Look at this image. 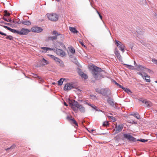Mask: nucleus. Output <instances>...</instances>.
<instances>
[{
	"label": "nucleus",
	"mask_w": 157,
	"mask_h": 157,
	"mask_svg": "<svg viewBox=\"0 0 157 157\" xmlns=\"http://www.w3.org/2000/svg\"><path fill=\"white\" fill-rule=\"evenodd\" d=\"M102 69L101 68L95 66H94L92 74L96 80H99L102 77L100 73Z\"/></svg>",
	"instance_id": "1"
},
{
	"label": "nucleus",
	"mask_w": 157,
	"mask_h": 157,
	"mask_svg": "<svg viewBox=\"0 0 157 157\" xmlns=\"http://www.w3.org/2000/svg\"><path fill=\"white\" fill-rule=\"evenodd\" d=\"M69 103L72 109L76 113L78 111L77 107L78 106L79 103L74 100H70Z\"/></svg>",
	"instance_id": "2"
},
{
	"label": "nucleus",
	"mask_w": 157,
	"mask_h": 157,
	"mask_svg": "<svg viewBox=\"0 0 157 157\" xmlns=\"http://www.w3.org/2000/svg\"><path fill=\"white\" fill-rule=\"evenodd\" d=\"M46 15L48 19L52 21H56L58 19L59 16L56 13H48Z\"/></svg>",
	"instance_id": "3"
},
{
	"label": "nucleus",
	"mask_w": 157,
	"mask_h": 157,
	"mask_svg": "<svg viewBox=\"0 0 157 157\" xmlns=\"http://www.w3.org/2000/svg\"><path fill=\"white\" fill-rule=\"evenodd\" d=\"M136 69L138 71H142V72L141 73L142 74H144V72L146 73L147 72H150L151 71L149 69L145 67L140 65H138L137 66ZM140 73H141V72Z\"/></svg>",
	"instance_id": "4"
},
{
	"label": "nucleus",
	"mask_w": 157,
	"mask_h": 157,
	"mask_svg": "<svg viewBox=\"0 0 157 157\" xmlns=\"http://www.w3.org/2000/svg\"><path fill=\"white\" fill-rule=\"evenodd\" d=\"M115 43L117 45V47L119 48V49L121 50L123 52H124V48L125 46L124 45L120 42L117 40H115Z\"/></svg>",
	"instance_id": "5"
},
{
	"label": "nucleus",
	"mask_w": 157,
	"mask_h": 157,
	"mask_svg": "<svg viewBox=\"0 0 157 157\" xmlns=\"http://www.w3.org/2000/svg\"><path fill=\"white\" fill-rule=\"evenodd\" d=\"M42 31L43 29L40 27L35 26L32 27L30 31L33 32L39 33L41 32Z\"/></svg>",
	"instance_id": "6"
},
{
	"label": "nucleus",
	"mask_w": 157,
	"mask_h": 157,
	"mask_svg": "<svg viewBox=\"0 0 157 157\" xmlns=\"http://www.w3.org/2000/svg\"><path fill=\"white\" fill-rule=\"evenodd\" d=\"M29 32H30V30L29 29H27L22 28L20 31H19V35H27Z\"/></svg>",
	"instance_id": "7"
},
{
	"label": "nucleus",
	"mask_w": 157,
	"mask_h": 157,
	"mask_svg": "<svg viewBox=\"0 0 157 157\" xmlns=\"http://www.w3.org/2000/svg\"><path fill=\"white\" fill-rule=\"evenodd\" d=\"M52 34L55 35L54 36L49 37L48 38V40H56L57 39V36H58L60 35V34L58 33L56 31H53L52 33Z\"/></svg>",
	"instance_id": "8"
},
{
	"label": "nucleus",
	"mask_w": 157,
	"mask_h": 157,
	"mask_svg": "<svg viewBox=\"0 0 157 157\" xmlns=\"http://www.w3.org/2000/svg\"><path fill=\"white\" fill-rule=\"evenodd\" d=\"M123 136L124 138L127 139L130 141L135 140V138L129 134H124Z\"/></svg>",
	"instance_id": "9"
},
{
	"label": "nucleus",
	"mask_w": 157,
	"mask_h": 157,
	"mask_svg": "<svg viewBox=\"0 0 157 157\" xmlns=\"http://www.w3.org/2000/svg\"><path fill=\"white\" fill-rule=\"evenodd\" d=\"M138 74L141 75L143 77H145V79L147 82H150V77L148 76L146 72H144V74L141 73L140 72L138 73Z\"/></svg>",
	"instance_id": "10"
},
{
	"label": "nucleus",
	"mask_w": 157,
	"mask_h": 157,
	"mask_svg": "<svg viewBox=\"0 0 157 157\" xmlns=\"http://www.w3.org/2000/svg\"><path fill=\"white\" fill-rule=\"evenodd\" d=\"M100 92L103 95H106L110 94V90L107 89H102L100 90Z\"/></svg>",
	"instance_id": "11"
},
{
	"label": "nucleus",
	"mask_w": 157,
	"mask_h": 157,
	"mask_svg": "<svg viewBox=\"0 0 157 157\" xmlns=\"http://www.w3.org/2000/svg\"><path fill=\"white\" fill-rule=\"evenodd\" d=\"M74 88L72 84L67 83L66 84L64 87V90H70Z\"/></svg>",
	"instance_id": "12"
},
{
	"label": "nucleus",
	"mask_w": 157,
	"mask_h": 157,
	"mask_svg": "<svg viewBox=\"0 0 157 157\" xmlns=\"http://www.w3.org/2000/svg\"><path fill=\"white\" fill-rule=\"evenodd\" d=\"M55 52L58 55L62 56H64L65 55V52L62 50L61 49L57 48Z\"/></svg>",
	"instance_id": "13"
},
{
	"label": "nucleus",
	"mask_w": 157,
	"mask_h": 157,
	"mask_svg": "<svg viewBox=\"0 0 157 157\" xmlns=\"http://www.w3.org/2000/svg\"><path fill=\"white\" fill-rule=\"evenodd\" d=\"M124 125L120 124L118 125H116L115 127L116 131L117 133H118L121 132L123 128Z\"/></svg>",
	"instance_id": "14"
},
{
	"label": "nucleus",
	"mask_w": 157,
	"mask_h": 157,
	"mask_svg": "<svg viewBox=\"0 0 157 157\" xmlns=\"http://www.w3.org/2000/svg\"><path fill=\"white\" fill-rule=\"evenodd\" d=\"M50 56L52 59L55 60L56 62L58 63H59L60 64H62V61L60 59L57 57H56L55 56L53 55H50Z\"/></svg>",
	"instance_id": "15"
},
{
	"label": "nucleus",
	"mask_w": 157,
	"mask_h": 157,
	"mask_svg": "<svg viewBox=\"0 0 157 157\" xmlns=\"http://www.w3.org/2000/svg\"><path fill=\"white\" fill-rule=\"evenodd\" d=\"M77 108L82 113H84L85 112V109L84 107L82 105L79 104L78 106L77 107Z\"/></svg>",
	"instance_id": "16"
},
{
	"label": "nucleus",
	"mask_w": 157,
	"mask_h": 157,
	"mask_svg": "<svg viewBox=\"0 0 157 157\" xmlns=\"http://www.w3.org/2000/svg\"><path fill=\"white\" fill-rule=\"evenodd\" d=\"M115 54L117 58L119 59V60H121V56L119 52L118 51V50H116L115 52Z\"/></svg>",
	"instance_id": "17"
},
{
	"label": "nucleus",
	"mask_w": 157,
	"mask_h": 157,
	"mask_svg": "<svg viewBox=\"0 0 157 157\" xmlns=\"http://www.w3.org/2000/svg\"><path fill=\"white\" fill-rule=\"evenodd\" d=\"M21 23L23 25L27 26H29L31 25V22L30 21L27 20L23 21H21Z\"/></svg>",
	"instance_id": "18"
},
{
	"label": "nucleus",
	"mask_w": 157,
	"mask_h": 157,
	"mask_svg": "<svg viewBox=\"0 0 157 157\" xmlns=\"http://www.w3.org/2000/svg\"><path fill=\"white\" fill-rule=\"evenodd\" d=\"M69 29L71 32L74 33H77L78 32V31L74 27H69Z\"/></svg>",
	"instance_id": "19"
},
{
	"label": "nucleus",
	"mask_w": 157,
	"mask_h": 157,
	"mask_svg": "<svg viewBox=\"0 0 157 157\" xmlns=\"http://www.w3.org/2000/svg\"><path fill=\"white\" fill-rule=\"evenodd\" d=\"M107 102L110 105L112 106L114 105V101L113 99L109 98L107 100Z\"/></svg>",
	"instance_id": "20"
},
{
	"label": "nucleus",
	"mask_w": 157,
	"mask_h": 157,
	"mask_svg": "<svg viewBox=\"0 0 157 157\" xmlns=\"http://www.w3.org/2000/svg\"><path fill=\"white\" fill-rule=\"evenodd\" d=\"M145 106L148 108H150L152 105V104L151 102L147 101L146 103L145 104Z\"/></svg>",
	"instance_id": "21"
},
{
	"label": "nucleus",
	"mask_w": 157,
	"mask_h": 157,
	"mask_svg": "<svg viewBox=\"0 0 157 157\" xmlns=\"http://www.w3.org/2000/svg\"><path fill=\"white\" fill-rule=\"evenodd\" d=\"M127 122L132 124H136L137 123V122L135 121L134 120L130 118L127 120Z\"/></svg>",
	"instance_id": "22"
},
{
	"label": "nucleus",
	"mask_w": 157,
	"mask_h": 157,
	"mask_svg": "<svg viewBox=\"0 0 157 157\" xmlns=\"http://www.w3.org/2000/svg\"><path fill=\"white\" fill-rule=\"evenodd\" d=\"M41 48L44 50L43 51L41 52L43 53H46L48 50H52L51 48L47 47H41Z\"/></svg>",
	"instance_id": "23"
},
{
	"label": "nucleus",
	"mask_w": 157,
	"mask_h": 157,
	"mask_svg": "<svg viewBox=\"0 0 157 157\" xmlns=\"http://www.w3.org/2000/svg\"><path fill=\"white\" fill-rule=\"evenodd\" d=\"M65 79L61 78L58 81V84L59 85L61 86L63 83V82L64 81Z\"/></svg>",
	"instance_id": "24"
},
{
	"label": "nucleus",
	"mask_w": 157,
	"mask_h": 157,
	"mask_svg": "<svg viewBox=\"0 0 157 157\" xmlns=\"http://www.w3.org/2000/svg\"><path fill=\"white\" fill-rule=\"evenodd\" d=\"M42 63L44 65H46L49 63L48 61L45 60L44 58H43L42 60Z\"/></svg>",
	"instance_id": "25"
},
{
	"label": "nucleus",
	"mask_w": 157,
	"mask_h": 157,
	"mask_svg": "<svg viewBox=\"0 0 157 157\" xmlns=\"http://www.w3.org/2000/svg\"><path fill=\"white\" fill-rule=\"evenodd\" d=\"M131 115L133 116L138 119H140V117L138 113H135L134 114H131Z\"/></svg>",
	"instance_id": "26"
},
{
	"label": "nucleus",
	"mask_w": 157,
	"mask_h": 157,
	"mask_svg": "<svg viewBox=\"0 0 157 157\" xmlns=\"http://www.w3.org/2000/svg\"><path fill=\"white\" fill-rule=\"evenodd\" d=\"M122 89H123L124 90L127 92V93H128V94H130L131 93V91L130 90L128 89L127 88H122Z\"/></svg>",
	"instance_id": "27"
},
{
	"label": "nucleus",
	"mask_w": 157,
	"mask_h": 157,
	"mask_svg": "<svg viewBox=\"0 0 157 157\" xmlns=\"http://www.w3.org/2000/svg\"><path fill=\"white\" fill-rule=\"evenodd\" d=\"M80 75L82 78H84L85 79L87 78L88 76L87 75L84 73H81Z\"/></svg>",
	"instance_id": "28"
},
{
	"label": "nucleus",
	"mask_w": 157,
	"mask_h": 157,
	"mask_svg": "<svg viewBox=\"0 0 157 157\" xmlns=\"http://www.w3.org/2000/svg\"><path fill=\"white\" fill-rule=\"evenodd\" d=\"M70 52L73 54H74L75 52V50L74 48L72 47L70 48H69Z\"/></svg>",
	"instance_id": "29"
},
{
	"label": "nucleus",
	"mask_w": 157,
	"mask_h": 157,
	"mask_svg": "<svg viewBox=\"0 0 157 157\" xmlns=\"http://www.w3.org/2000/svg\"><path fill=\"white\" fill-rule=\"evenodd\" d=\"M71 121H72V124H75L77 127L78 126L77 122L74 118H73V119Z\"/></svg>",
	"instance_id": "30"
},
{
	"label": "nucleus",
	"mask_w": 157,
	"mask_h": 157,
	"mask_svg": "<svg viewBox=\"0 0 157 157\" xmlns=\"http://www.w3.org/2000/svg\"><path fill=\"white\" fill-rule=\"evenodd\" d=\"M11 32L14 33H16L19 35V30L12 29L11 30Z\"/></svg>",
	"instance_id": "31"
},
{
	"label": "nucleus",
	"mask_w": 157,
	"mask_h": 157,
	"mask_svg": "<svg viewBox=\"0 0 157 157\" xmlns=\"http://www.w3.org/2000/svg\"><path fill=\"white\" fill-rule=\"evenodd\" d=\"M6 38L7 39H9L10 40H13V37L10 35L7 36L6 37Z\"/></svg>",
	"instance_id": "32"
},
{
	"label": "nucleus",
	"mask_w": 157,
	"mask_h": 157,
	"mask_svg": "<svg viewBox=\"0 0 157 157\" xmlns=\"http://www.w3.org/2000/svg\"><path fill=\"white\" fill-rule=\"evenodd\" d=\"M12 22H13L14 23H17L18 24H20L21 23V22L19 20H13Z\"/></svg>",
	"instance_id": "33"
},
{
	"label": "nucleus",
	"mask_w": 157,
	"mask_h": 157,
	"mask_svg": "<svg viewBox=\"0 0 157 157\" xmlns=\"http://www.w3.org/2000/svg\"><path fill=\"white\" fill-rule=\"evenodd\" d=\"M125 65H126L127 66V67L130 69L132 70H133L134 69V67L132 66L127 65V64H125Z\"/></svg>",
	"instance_id": "34"
},
{
	"label": "nucleus",
	"mask_w": 157,
	"mask_h": 157,
	"mask_svg": "<svg viewBox=\"0 0 157 157\" xmlns=\"http://www.w3.org/2000/svg\"><path fill=\"white\" fill-rule=\"evenodd\" d=\"M4 16H9L10 15V13H8L6 10L4 11Z\"/></svg>",
	"instance_id": "35"
},
{
	"label": "nucleus",
	"mask_w": 157,
	"mask_h": 157,
	"mask_svg": "<svg viewBox=\"0 0 157 157\" xmlns=\"http://www.w3.org/2000/svg\"><path fill=\"white\" fill-rule=\"evenodd\" d=\"M109 125V122L108 121H105L103 122V126H106Z\"/></svg>",
	"instance_id": "36"
},
{
	"label": "nucleus",
	"mask_w": 157,
	"mask_h": 157,
	"mask_svg": "<svg viewBox=\"0 0 157 157\" xmlns=\"http://www.w3.org/2000/svg\"><path fill=\"white\" fill-rule=\"evenodd\" d=\"M2 19H3L5 21H6L8 22H12V21L11 20H9V19H7L5 17H3Z\"/></svg>",
	"instance_id": "37"
},
{
	"label": "nucleus",
	"mask_w": 157,
	"mask_h": 157,
	"mask_svg": "<svg viewBox=\"0 0 157 157\" xmlns=\"http://www.w3.org/2000/svg\"><path fill=\"white\" fill-rule=\"evenodd\" d=\"M16 145L15 144H13L9 147V149H10V150H12V149H14Z\"/></svg>",
	"instance_id": "38"
},
{
	"label": "nucleus",
	"mask_w": 157,
	"mask_h": 157,
	"mask_svg": "<svg viewBox=\"0 0 157 157\" xmlns=\"http://www.w3.org/2000/svg\"><path fill=\"white\" fill-rule=\"evenodd\" d=\"M115 84L117 86H118L119 88H122L123 87L117 83L116 81H114Z\"/></svg>",
	"instance_id": "39"
},
{
	"label": "nucleus",
	"mask_w": 157,
	"mask_h": 157,
	"mask_svg": "<svg viewBox=\"0 0 157 157\" xmlns=\"http://www.w3.org/2000/svg\"><path fill=\"white\" fill-rule=\"evenodd\" d=\"M32 76H33L34 78H38V77H39V76H38L37 75V74L32 73Z\"/></svg>",
	"instance_id": "40"
},
{
	"label": "nucleus",
	"mask_w": 157,
	"mask_h": 157,
	"mask_svg": "<svg viewBox=\"0 0 157 157\" xmlns=\"http://www.w3.org/2000/svg\"><path fill=\"white\" fill-rule=\"evenodd\" d=\"M38 78L40 81V82H42L44 81L43 79L41 78V77L39 76L38 77Z\"/></svg>",
	"instance_id": "41"
},
{
	"label": "nucleus",
	"mask_w": 157,
	"mask_h": 157,
	"mask_svg": "<svg viewBox=\"0 0 157 157\" xmlns=\"http://www.w3.org/2000/svg\"><path fill=\"white\" fill-rule=\"evenodd\" d=\"M67 118L68 120H71V121L73 119V118H72V117L71 116L70 117L67 116Z\"/></svg>",
	"instance_id": "42"
},
{
	"label": "nucleus",
	"mask_w": 157,
	"mask_h": 157,
	"mask_svg": "<svg viewBox=\"0 0 157 157\" xmlns=\"http://www.w3.org/2000/svg\"><path fill=\"white\" fill-rule=\"evenodd\" d=\"M4 27L5 28H6L7 29H8L10 31V32H11V30L12 29H11L8 27L6 26H4Z\"/></svg>",
	"instance_id": "43"
},
{
	"label": "nucleus",
	"mask_w": 157,
	"mask_h": 157,
	"mask_svg": "<svg viewBox=\"0 0 157 157\" xmlns=\"http://www.w3.org/2000/svg\"><path fill=\"white\" fill-rule=\"evenodd\" d=\"M96 12H97V13L98 14L101 19H102V16L100 14V13L97 10H96Z\"/></svg>",
	"instance_id": "44"
},
{
	"label": "nucleus",
	"mask_w": 157,
	"mask_h": 157,
	"mask_svg": "<svg viewBox=\"0 0 157 157\" xmlns=\"http://www.w3.org/2000/svg\"><path fill=\"white\" fill-rule=\"evenodd\" d=\"M139 141L143 142H145L147 141V140H145L144 139H141Z\"/></svg>",
	"instance_id": "45"
},
{
	"label": "nucleus",
	"mask_w": 157,
	"mask_h": 157,
	"mask_svg": "<svg viewBox=\"0 0 157 157\" xmlns=\"http://www.w3.org/2000/svg\"><path fill=\"white\" fill-rule=\"evenodd\" d=\"M110 117V119H112L113 121L115 120V117L113 116H110V117Z\"/></svg>",
	"instance_id": "46"
},
{
	"label": "nucleus",
	"mask_w": 157,
	"mask_h": 157,
	"mask_svg": "<svg viewBox=\"0 0 157 157\" xmlns=\"http://www.w3.org/2000/svg\"><path fill=\"white\" fill-rule=\"evenodd\" d=\"M1 35H3V36H7V35L5 33H2V32H1Z\"/></svg>",
	"instance_id": "47"
},
{
	"label": "nucleus",
	"mask_w": 157,
	"mask_h": 157,
	"mask_svg": "<svg viewBox=\"0 0 157 157\" xmlns=\"http://www.w3.org/2000/svg\"><path fill=\"white\" fill-rule=\"evenodd\" d=\"M147 101L146 100H143L142 101V102L143 103H144L145 104L146 103V102H147Z\"/></svg>",
	"instance_id": "48"
},
{
	"label": "nucleus",
	"mask_w": 157,
	"mask_h": 157,
	"mask_svg": "<svg viewBox=\"0 0 157 157\" xmlns=\"http://www.w3.org/2000/svg\"><path fill=\"white\" fill-rule=\"evenodd\" d=\"M81 44L83 46V47H85L86 46H85L84 45V43L83 42H80Z\"/></svg>",
	"instance_id": "49"
},
{
	"label": "nucleus",
	"mask_w": 157,
	"mask_h": 157,
	"mask_svg": "<svg viewBox=\"0 0 157 157\" xmlns=\"http://www.w3.org/2000/svg\"><path fill=\"white\" fill-rule=\"evenodd\" d=\"M91 96L92 98H95L96 99V98L95 96H94L93 95L92 96Z\"/></svg>",
	"instance_id": "50"
},
{
	"label": "nucleus",
	"mask_w": 157,
	"mask_h": 157,
	"mask_svg": "<svg viewBox=\"0 0 157 157\" xmlns=\"http://www.w3.org/2000/svg\"><path fill=\"white\" fill-rule=\"evenodd\" d=\"M154 63H157V60H154V61H153Z\"/></svg>",
	"instance_id": "51"
},
{
	"label": "nucleus",
	"mask_w": 157,
	"mask_h": 157,
	"mask_svg": "<svg viewBox=\"0 0 157 157\" xmlns=\"http://www.w3.org/2000/svg\"><path fill=\"white\" fill-rule=\"evenodd\" d=\"M64 105L66 106H67V104L65 102H64Z\"/></svg>",
	"instance_id": "52"
},
{
	"label": "nucleus",
	"mask_w": 157,
	"mask_h": 157,
	"mask_svg": "<svg viewBox=\"0 0 157 157\" xmlns=\"http://www.w3.org/2000/svg\"><path fill=\"white\" fill-rule=\"evenodd\" d=\"M9 150H10V149H9V147L5 149V150L7 151H8Z\"/></svg>",
	"instance_id": "53"
},
{
	"label": "nucleus",
	"mask_w": 157,
	"mask_h": 157,
	"mask_svg": "<svg viewBox=\"0 0 157 157\" xmlns=\"http://www.w3.org/2000/svg\"><path fill=\"white\" fill-rule=\"evenodd\" d=\"M91 107L94 108V109H95L96 108V107L95 106H92Z\"/></svg>",
	"instance_id": "54"
},
{
	"label": "nucleus",
	"mask_w": 157,
	"mask_h": 157,
	"mask_svg": "<svg viewBox=\"0 0 157 157\" xmlns=\"http://www.w3.org/2000/svg\"><path fill=\"white\" fill-rule=\"evenodd\" d=\"M91 107L94 108V109H95L96 108V107L95 106H92Z\"/></svg>",
	"instance_id": "55"
},
{
	"label": "nucleus",
	"mask_w": 157,
	"mask_h": 157,
	"mask_svg": "<svg viewBox=\"0 0 157 157\" xmlns=\"http://www.w3.org/2000/svg\"><path fill=\"white\" fill-rule=\"evenodd\" d=\"M91 107L94 108V109H95L96 108V107L95 106H92Z\"/></svg>",
	"instance_id": "56"
},
{
	"label": "nucleus",
	"mask_w": 157,
	"mask_h": 157,
	"mask_svg": "<svg viewBox=\"0 0 157 157\" xmlns=\"http://www.w3.org/2000/svg\"><path fill=\"white\" fill-rule=\"evenodd\" d=\"M5 24H6V25H10V23H5Z\"/></svg>",
	"instance_id": "57"
},
{
	"label": "nucleus",
	"mask_w": 157,
	"mask_h": 157,
	"mask_svg": "<svg viewBox=\"0 0 157 157\" xmlns=\"http://www.w3.org/2000/svg\"><path fill=\"white\" fill-rule=\"evenodd\" d=\"M134 63H135V64H136V62H135V61H134Z\"/></svg>",
	"instance_id": "58"
},
{
	"label": "nucleus",
	"mask_w": 157,
	"mask_h": 157,
	"mask_svg": "<svg viewBox=\"0 0 157 157\" xmlns=\"http://www.w3.org/2000/svg\"><path fill=\"white\" fill-rule=\"evenodd\" d=\"M91 131L92 132H93V131H94V130H93V129H92V130H91Z\"/></svg>",
	"instance_id": "59"
},
{
	"label": "nucleus",
	"mask_w": 157,
	"mask_h": 157,
	"mask_svg": "<svg viewBox=\"0 0 157 157\" xmlns=\"http://www.w3.org/2000/svg\"><path fill=\"white\" fill-rule=\"evenodd\" d=\"M2 3L3 4V5H4V3H3V2H2V3Z\"/></svg>",
	"instance_id": "60"
},
{
	"label": "nucleus",
	"mask_w": 157,
	"mask_h": 157,
	"mask_svg": "<svg viewBox=\"0 0 157 157\" xmlns=\"http://www.w3.org/2000/svg\"><path fill=\"white\" fill-rule=\"evenodd\" d=\"M89 105L91 107L92 105H91V104H90Z\"/></svg>",
	"instance_id": "61"
},
{
	"label": "nucleus",
	"mask_w": 157,
	"mask_h": 157,
	"mask_svg": "<svg viewBox=\"0 0 157 157\" xmlns=\"http://www.w3.org/2000/svg\"><path fill=\"white\" fill-rule=\"evenodd\" d=\"M55 82L53 83L52 84H55Z\"/></svg>",
	"instance_id": "62"
},
{
	"label": "nucleus",
	"mask_w": 157,
	"mask_h": 157,
	"mask_svg": "<svg viewBox=\"0 0 157 157\" xmlns=\"http://www.w3.org/2000/svg\"><path fill=\"white\" fill-rule=\"evenodd\" d=\"M0 23H3V22H2V21H1V22H0Z\"/></svg>",
	"instance_id": "63"
},
{
	"label": "nucleus",
	"mask_w": 157,
	"mask_h": 157,
	"mask_svg": "<svg viewBox=\"0 0 157 157\" xmlns=\"http://www.w3.org/2000/svg\"><path fill=\"white\" fill-rule=\"evenodd\" d=\"M155 82H156V83H157V81H155Z\"/></svg>",
	"instance_id": "64"
}]
</instances>
